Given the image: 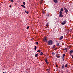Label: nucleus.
<instances>
[{
    "label": "nucleus",
    "instance_id": "obj_21",
    "mask_svg": "<svg viewBox=\"0 0 73 73\" xmlns=\"http://www.w3.org/2000/svg\"><path fill=\"white\" fill-rule=\"evenodd\" d=\"M38 54H36L35 55V56L36 57H37V56H38Z\"/></svg>",
    "mask_w": 73,
    "mask_h": 73
},
{
    "label": "nucleus",
    "instance_id": "obj_28",
    "mask_svg": "<svg viewBox=\"0 0 73 73\" xmlns=\"http://www.w3.org/2000/svg\"><path fill=\"white\" fill-rule=\"evenodd\" d=\"M42 54H43V53L41 52L40 54V55H42Z\"/></svg>",
    "mask_w": 73,
    "mask_h": 73
},
{
    "label": "nucleus",
    "instance_id": "obj_23",
    "mask_svg": "<svg viewBox=\"0 0 73 73\" xmlns=\"http://www.w3.org/2000/svg\"><path fill=\"white\" fill-rule=\"evenodd\" d=\"M65 67H68V64H66L65 66Z\"/></svg>",
    "mask_w": 73,
    "mask_h": 73
},
{
    "label": "nucleus",
    "instance_id": "obj_5",
    "mask_svg": "<svg viewBox=\"0 0 73 73\" xmlns=\"http://www.w3.org/2000/svg\"><path fill=\"white\" fill-rule=\"evenodd\" d=\"M45 62L46 63V64H49V62H48V61H47V59H46L45 60Z\"/></svg>",
    "mask_w": 73,
    "mask_h": 73
},
{
    "label": "nucleus",
    "instance_id": "obj_25",
    "mask_svg": "<svg viewBox=\"0 0 73 73\" xmlns=\"http://www.w3.org/2000/svg\"><path fill=\"white\" fill-rule=\"evenodd\" d=\"M29 28V26L28 27H27V29H28Z\"/></svg>",
    "mask_w": 73,
    "mask_h": 73
},
{
    "label": "nucleus",
    "instance_id": "obj_26",
    "mask_svg": "<svg viewBox=\"0 0 73 73\" xmlns=\"http://www.w3.org/2000/svg\"><path fill=\"white\" fill-rule=\"evenodd\" d=\"M23 5H25V2H23Z\"/></svg>",
    "mask_w": 73,
    "mask_h": 73
},
{
    "label": "nucleus",
    "instance_id": "obj_17",
    "mask_svg": "<svg viewBox=\"0 0 73 73\" xmlns=\"http://www.w3.org/2000/svg\"><path fill=\"white\" fill-rule=\"evenodd\" d=\"M42 1H43V0H41V1H40V4H41L42 3Z\"/></svg>",
    "mask_w": 73,
    "mask_h": 73
},
{
    "label": "nucleus",
    "instance_id": "obj_29",
    "mask_svg": "<svg viewBox=\"0 0 73 73\" xmlns=\"http://www.w3.org/2000/svg\"><path fill=\"white\" fill-rule=\"evenodd\" d=\"M46 27H48V26H49V25H48V24H47L46 25Z\"/></svg>",
    "mask_w": 73,
    "mask_h": 73
},
{
    "label": "nucleus",
    "instance_id": "obj_6",
    "mask_svg": "<svg viewBox=\"0 0 73 73\" xmlns=\"http://www.w3.org/2000/svg\"><path fill=\"white\" fill-rule=\"evenodd\" d=\"M73 50H71L70 52V54H71L72 53H73Z\"/></svg>",
    "mask_w": 73,
    "mask_h": 73
},
{
    "label": "nucleus",
    "instance_id": "obj_30",
    "mask_svg": "<svg viewBox=\"0 0 73 73\" xmlns=\"http://www.w3.org/2000/svg\"><path fill=\"white\" fill-rule=\"evenodd\" d=\"M42 13H43V14H44V13H45V12L44 11H42Z\"/></svg>",
    "mask_w": 73,
    "mask_h": 73
},
{
    "label": "nucleus",
    "instance_id": "obj_33",
    "mask_svg": "<svg viewBox=\"0 0 73 73\" xmlns=\"http://www.w3.org/2000/svg\"><path fill=\"white\" fill-rule=\"evenodd\" d=\"M71 56H72V58H73V55H71Z\"/></svg>",
    "mask_w": 73,
    "mask_h": 73
},
{
    "label": "nucleus",
    "instance_id": "obj_31",
    "mask_svg": "<svg viewBox=\"0 0 73 73\" xmlns=\"http://www.w3.org/2000/svg\"><path fill=\"white\" fill-rule=\"evenodd\" d=\"M9 7H10V8H11L12 7V5H10L9 6Z\"/></svg>",
    "mask_w": 73,
    "mask_h": 73
},
{
    "label": "nucleus",
    "instance_id": "obj_4",
    "mask_svg": "<svg viewBox=\"0 0 73 73\" xmlns=\"http://www.w3.org/2000/svg\"><path fill=\"white\" fill-rule=\"evenodd\" d=\"M44 41H46V42H48V40L46 39V37H45L44 39H43Z\"/></svg>",
    "mask_w": 73,
    "mask_h": 73
},
{
    "label": "nucleus",
    "instance_id": "obj_15",
    "mask_svg": "<svg viewBox=\"0 0 73 73\" xmlns=\"http://www.w3.org/2000/svg\"><path fill=\"white\" fill-rule=\"evenodd\" d=\"M59 13L60 14L62 15V11H60L59 12Z\"/></svg>",
    "mask_w": 73,
    "mask_h": 73
},
{
    "label": "nucleus",
    "instance_id": "obj_38",
    "mask_svg": "<svg viewBox=\"0 0 73 73\" xmlns=\"http://www.w3.org/2000/svg\"><path fill=\"white\" fill-rule=\"evenodd\" d=\"M47 70H48V72H49L48 69H47Z\"/></svg>",
    "mask_w": 73,
    "mask_h": 73
},
{
    "label": "nucleus",
    "instance_id": "obj_41",
    "mask_svg": "<svg viewBox=\"0 0 73 73\" xmlns=\"http://www.w3.org/2000/svg\"><path fill=\"white\" fill-rule=\"evenodd\" d=\"M62 73H64L63 72H62Z\"/></svg>",
    "mask_w": 73,
    "mask_h": 73
},
{
    "label": "nucleus",
    "instance_id": "obj_20",
    "mask_svg": "<svg viewBox=\"0 0 73 73\" xmlns=\"http://www.w3.org/2000/svg\"><path fill=\"white\" fill-rule=\"evenodd\" d=\"M35 48H34L35 50H36V49H37V47H36V46H35Z\"/></svg>",
    "mask_w": 73,
    "mask_h": 73
},
{
    "label": "nucleus",
    "instance_id": "obj_9",
    "mask_svg": "<svg viewBox=\"0 0 73 73\" xmlns=\"http://www.w3.org/2000/svg\"><path fill=\"white\" fill-rule=\"evenodd\" d=\"M53 0L54 1V3H57L58 2L57 0Z\"/></svg>",
    "mask_w": 73,
    "mask_h": 73
},
{
    "label": "nucleus",
    "instance_id": "obj_12",
    "mask_svg": "<svg viewBox=\"0 0 73 73\" xmlns=\"http://www.w3.org/2000/svg\"><path fill=\"white\" fill-rule=\"evenodd\" d=\"M59 45H60V43H56V45L57 46H59Z\"/></svg>",
    "mask_w": 73,
    "mask_h": 73
},
{
    "label": "nucleus",
    "instance_id": "obj_18",
    "mask_svg": "<svg viewBox=\"0 0 73 73\" xmlns=\"http://www.w3.org/2000/svg\"><path fill=\"white\" fill-rule=\"evenodd\" d=\"M65 56V54H63V56H62V57H63V58H64V56Z\"/></svg>",
    "mask_w": 73,
    "mask_h": 73
},
{
    "label": "nucleus",
    "instance_id": "obj_16",
    "mask_svg": "<svg viewBox=\"0 0 73 73\" xmlns=\"http://www.w3.org/2000/svg\"><path fill=\"white\" fill-rule=\"evenodd\" d=\"M55 47H56V45H54L52 47V49H54V48H55Z\"/></svg>",
    "mask_w": 73,
    "mask_h": 73
},
{
    "label": "nucleus",
    "instance_id": "obj_1",
    "mask_svg": "<svg viewBox=\"0 0 73 73\" xmlns=\"http://www.w3.org/2000/svg\"><path fill=\"white\" fill-rule=\"evenodd\" d=\"M48 45H51L53 44V41L52 40H50L48 41Z\"/></svg>",
    "mask_w": 73,
    "mask_h": 73
},
{
    "label": "nucleus",
    "instance_id": "obj_3",
    "mask_svg": "<svg viewBox=\"0 0 73 73\" xmlns=\"http://www.w3.org/2000/svg\"><path fill=\"white\" fill-rule=\"evenodd\" d=\"M64 11H65L66 14H67V13L68 12V10L67 9L65 8V7H64Z\"/></svg>",
    "mask_w": 73,
    "mask_h": 73
},
{
    "label": "nucleus",
    "instance_id": "obj_7",
    "mask_svg": "<svg viewBox=\"0 0 73 73\" xmlns=\"http://www.w3.org/2000/svg\"><path fill=\"white\" fill-rule=\"evenodd\" d=\"M62 38H63V36H62L59 38V39L60 40H62Z\"/></svg>",
    "mask_w": 73,
    "mask_h": 73
},
{
    "label": "nucleus",
    "instance_id": "obj_13",
    "mask_svg": "<svg viewBox=\"0 0 73 73\" xmlns=\"http://www.w3.org/2000/svg\"><path fill=\"white\" fill-rule=\"evenodd\" d=\"M21 7H23V8H25V7L23 5H21Z\"/></svg>",
    "mask_w": 73,
    "mask_h": 73
},
{
    "label": "nucleus",
    "instance_id": "obj_8",
    "mask_svg": "<svg viewBox=\"0 0 73 73\" xmlns=\"http://www.w3.org/2000/svg\"><path fill=\"white\" fill-rule=\"evenodd\" d=\"M56 54V57H57V58H60V55H57V54Z\"/></svg>",
    "mask_w": 73,
    "mask_h": 73
},
{
    "label": "nucleus",
    "instance_id": "obj_36",
    "mask_svg": "<svg viewBox=\"0 0 73 73\" xmlns=\"http://www.w3.org/2000/svg\"><path fill=\"white\" fill-rule=\"evenodd\" d=\"M26 13H27V14H28V11Z\"/></svg>",
    "mask_w": 73,
    "mask_h": 73
},
{
    "label": "nucleus",
    "instance_id": "obj_11",
    "mask_svg": "<svg viewBox=\"0 0 73 73\" xmlns=\"http://www.w3.org/2000/svg\"><path fill=\"white\" fill-rule=\"evenodd\" d=\"M59 16V17H63V15H62V14H60Z\"/></svg>",
    "mask_w": 73,
    "mask_h": 73
},
{
    "label": "nucleus",
    "instance_id": "obj_32",
    "mask_svg": "<svg viewBox=\"0 0 73 73\" xmlns=\"http://www.w3.org/2000/svg\"><path fill=\"white\" fill-rule=\"evenodd\" d=\"M10 1L12 2H13V0H10Z\"/></svg>",
    "mask_w": 73,
    "mask_h": 73
},
{
    "label": "nucleus",
    "instance_id": "obj_40",
    "mask_svg": "<svg viewBox=\"0 0 73 73\" xmlns=\"http://www.w3.org/2000/svg\"><path fill=\"white\" fill-rule=\"evenodd\" d=\"M3 73H5L4 72H3Z\"/></svg>",
    "mask_w": 73,
    "mask_h": 73
},
{
    "label": "nucleus",
    "instance_id": "obj_10",
    "mask_svg": "<svg viewBox=\"0 0 73 73\" xmlns=\"http://www.w3.org/2000/svg\"><path fill=\"white\" fill-rule=\"evenodd\" d=\"M68 50V48H66L64 49V50H66V52H67V50Z\"/></svg>",
    "mask_w": 73,
    "mask_h": 73
},
{
    "label": "nucleus",
    "instance_id": "obj_37",
    "mask_svg": "<svg viewBox=\"0 0 73 73\" xmlns=\"http://www.w3.org/2000/svg\"><path fill=\"white\" fill-rule=\"evenodd\" d=\"M16 4H17V3H15V5H16Z\"/></svg>",
    "mask_w": 73,
    "mask_h": 73
},
{
    "label": "nucleus",
    "instance_id": "obj_34",
    "mask_svg": "<svg viewBox=\"0 0 73 73\" xmlns=\"http://www.w3.org/2000/svg\"><path fill=\"white\" fill-rule=\"evenodd\" d=\"M56 67H57H57H58V66L57 65V64H56Z\"/></svg>",
    "mask_w": 73,
    "mask_h": 73
},
{
    "label": "nucleus",
    "instance_id": "obj_22",
    "mask_svg": "<svg viewBox=\"0 0 73 73\" xmlns=\"http://www.w3.org/2000/svg\"><path fill=\"white\" fill-rule=\"evenodd\" d=\"M41 52V50H38V51H37V52Z\"/></svg>",
    "mask_w": 73,
    "mask_h": 73
},
{
    "label": "nucleus",
    "instance_id": "obj_39",
    "mask_svg": "<svg viewBox=\"0 0 73 73\" xmlns=\"http://www.w3.org/2000/svg\"><path fill=\"white\" fill-rule=\"evenodd\" d=\"M27 11L26 10V11H25V12L27 13Z\"/></svg>",
    "mask_w": 73,
    "mask_h": 73
},
{
    "label": "nucleus",
    "instance_id": "obj_14",
    "mask_svg": "<svg viewBox=\"0 0 73 73\" xmlns=\"http://www.w3.org/2000/svg\"><path fill=\"white\" fill-rule=\"evenodd\" d=\"M62 69H64V68H65V66L64 65H63L62 67Z\"/></svg>",
    "mask_w": 73,
    "mask_h": 73
},
{
    "label": "nucleus",
    "instance_id": "obj_24",
    "mask_svg": "<svg viewBox=\"0 0 73 73\" xmlns=\"http://www.w3.org/2000/svg\"><path fill=\"white\" fill-rule=\"evenodd\" d=\"M52 55H54L55 54V53H54L53 52H52Z\"/></svg>",
    "mask_w": 73,
    "mask_h": 73
},
{
    "label": "nucleus",
    "instance_id": "obj_2",
    "mask_svg": "<svg viewBox=\"0 0 73 73\" xmlns=\"http://www.w3.org/2000/svg\"><path fill=\"white\" fill-rule=\"evenodd\" d=\"M66 23V21H64L63 22H62L61 23V24H62V25H63L65 24Z\"/></svg>",
    "mask_w": 73,
    "mask_h": 73
},
{
    "label": "nucleus",
    "instance_id": "obj_19",
    "mask_svg": "<svg viewBox=\"0 0 73 73\" xmlns=\"http://www.w3.org/2000/svg\"><path fill=\"white\" fill-rule=\"evenodd\" d=\"M61 11H62V12H63V11H64V9H63L62 8H61L60 9Z\"/></svg>",
    "mask_w": 73,
    "mask_h": 73
},
{
    "label": "nucleus",
    "instance_id": "obj_35",
    "mask_svg": "<svg viewBox=\"0 0 73 73\" xmlns=\"http://www.w3.org/2000/svg\"><path fill=\"white\" fill-rule=\"evenodd\" d=\"M64 58H63V57H62V60H63V61H64Z\"/></svg>",
    "mask_w": 73,
    "mask_h": 73
},
{
    "label": "nucleus",
    "instance_id": "obj_27",
    "mask_svg": "<svg viewBox=\"0 0 73 73\" xmlns=\"http://www.w3.org/2000/svg\"><path fill=\"white\" fill-rule=\"evenodd\" d=\"M36 44H37V45H38V42H36Z\"/></svg>",
    "mask_w": 73,
    "mask_h": 73
}]
</instances>
